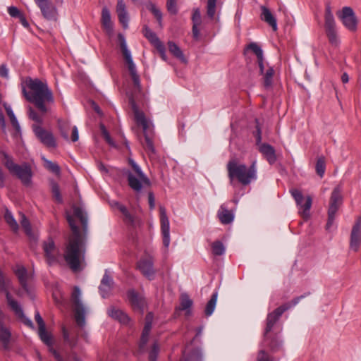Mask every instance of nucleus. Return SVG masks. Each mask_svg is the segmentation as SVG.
Returning a JSON list of instances; mask_svg holds the SVG:
<instances>
[{
  "label": "nucleus",
  "instance_id": "8",
  "mask_svg": "<svg viewBox=\"0 0 361 361\" xmlns=\"http://www.w3.org/2000/svg\"><path fill=\"white\" fill-rule=\"evenodd\" d=\"M342 188L341 185L335 187L331 192L328 209V221L326 225L327 230L333 226L336 214L343 203Z\"/></svg>",
  "mask_w": 361,
  "mask_h": 361
},
{
  "label": "nucleus",
  "instance_id": "22",
  "mask_svg": "<svg viewBox=\"0 0 361 361\" xmlns=\"http://www.w3.org/2000/svg\"><path fill=\"white\" fill-rule=\"evenodd\" d=\"M265 68L263 71H261L259 69V73L262 75V82L263 85L266 89H269L271 87L273 84V78L274 75V70L272 66H269L268 63L265 64Z\"/></svg>",
  "mask_w": 361,
  "mask_h": 361
},
{
  "label": "nucleus",
  "instance_id": "34",
  "mask_svg": "<svg viewBox=\"0 0 361 361\" xmlns=\"http://www.w3.org/2000/svg\"><path fill=\"white\" fill-rule=\"evenodd\" d=\"M180 306L178 307L179 310H185L186 315H190L191 314L190 308L193 304L192 300L190 298L188 294L182 293L180 298Z\"/></svg>",
  "mask_w": 361,
  "mask_h": 361
},
{
  "label": "nucleus",
  "instance_id": "18",
  "mask_svg": "<svg viewBox=\"0 0 361 361\" xmlns=\"http://www.w3.org/2000/svg\"><path fill=\"white\" fill-rule=\"evenodd\" d=\"M161 231L163 236V243L166 247L170 244V226L169 220L166 214V209L164 207H159Z\"/></svg>",
  "mask_w": 361,
  "mask_h": 361
},
{
  "label": "nucleus",
  "instance_id": "3",
  "mask_svg": "<svg viewBox=\"0 0 361 361\" xmlns=\"http://www.w3.org/2000/svg\"><path fill=\"white\" fill-rule=\"evenodd\" d=\"M231 184L236 179L243 185H247L257 179L256 161L250 166L238 164L235 159L230 160L226 166Z\"/></svg>",
  "mask_w": 361,
  "mask_h": 361
},
{
  "label": "nucleus",
  "instance_id": "42",
  "mask_svg": "<svg viewBox=\"0 0 361 361\" xmlns=\"http://www.w3.org/2000/svg\"><path fill=\"white\" fill-rule=\"evenodd\" d=\"M147 8L157 18L159 26L162 27V13L161 11L152 1L147 4Z\"/></svg>",
  "mask_w": 361,
  "mask_h": 361
},
{
  "label": "nucleus",
  "instance_id": "9",
  "mask_svg": "<svg viewBox=\"0 0 361 361\" xmlns=\"http://www.w3.org/2000/svg\"><path fill=\"white\" fill-rule=\"evenodd\" d=\"M303 297V295L294 298L291 302L282 305L281 306L276 308L274 312L268 314L267 318V326L264 333V336L266 338L282 314L285 311L290 309L291 307L296 305Z\"/></svg>",
  "mask_w": 361,
  "mask_h": 361
},
{
  "label": "nucleus",
  "instance_id": "64",
  "mask_svg": "<svg viewBox=\"0 0 361 361\" xmlns=\"http://www.w3.org/2000/svg\"><path fill=\"white\" fill-rule=\"evenodd\" d=\"M0 77L8 78V69L4 64L0 66Z\"/></svg>",
  "mask_w": 361,
  "mask_h": 361
},
{
  "label": "nucleus",
  "instance_id": "60",
  "mask_svg": "<svg viewBox=\"0 0 361 361\" xmlns=\"http://www.w3.org/2000/svg\"><path fill=\"white\" fill-rule=\"evenodd\" d=\"M157 51L159 52L161 57L163 60H166V49L163 43L159 44L155 47Z\"/></svg>",
  "mask_w": 361,
  "mask_h": 361
},
{
  "label": "nucleus",
  "instance_id": "52",
  "mask_svg": "<svg viewBox=\"0 0 361 361\" xmlns=\"http://www.w3.org/2000/svg\"><path fill=\"white\" fill-rule=\"evenodd\" d=\"M51 192L54 199L59 203L62 202V197L61 195L60 189L59 185L55 183H51Z\"/></svg>",
  "mask_w": 361,
  "mask_h": 361
},
{
  "label": "nucleus",
  "instance_id": "31",
  "mask_svg": "<svg viewBox=\"0 0 361 361\" xmlns=\"http://www.w3.org/2000/svg\"><path fill=\"white\" fill-rule=\"evenodd\" d=\"M113 279L106 272L103 276V278L101 281V284L99 287V291L102 298H106L108 296L109 292L111 291L113 286Z\"/></svg>",
  "mask_w": 361,
  "mask_h": 361
},
{
  "label": "nucleus",
  "instance_id": "48",
  "mask_svg": "<svg viewBox=\"0 0 361 361\" xmlns=\"http://www.w3.org/2000/svg\"><path fill=\"white\" fill-rule=\"evenodd\" d=\"M63 337L64 341L71 347L74 348L77 345L78 338H71L69 334L65 327H63Z\"/></svg>",
  "mask_w": 361,
  "mask_h": 361
},
{
  "label": "nucleus",
  "instance_id": "40",
  "mask_svg": "<svg viewBox=\"0 0 361 361\" xmlns=\"http://www.w3.org/2000/svg\"><path fill=\"white\" fill-rule=\"evenodd\" d=\"M38 334L43 343L48 346L53 345L52 336L46 331V326L38 329Z\"/></svg>",
  "mask_w": 361,
  "mask_h": 361
},
{
  "label": "nucleus",
  "instance_id": "30",
  "mask_svg": "<svg viewBox=\"0 0 361 361\" xmlns=\"http://www.w3.org/2000/svg\"><path fill=\"white\" fill-rule=\"evenodd\" d=\"M74 216L78 218L82 226V230L85 233L87 231V214L82 205L73 207Z\"/></svg>",
  "mask_w": 361,
  "mask_h": 361
},
{
  "label": "nucleus",
  "instance_id": "4",
  "mask_svg": "<svg viewBox=\"0 0 361 361\" xmlns=\"http://www.w3.org/2000/svg\"><path fill=\"white\" fill-rule=\"evenodd\" d=\"M0 154L2 157L4 165L10 173L16 176L24 185L30 186L33 175L30 166L27 163H23L21 165L14 163L12 157L4 150L0 151Z\"/></svg>",
  "mask_w": 361,
  "mask_h": 361
},
{
  "label": "nucleus",
  "instance_id": "44",
  "mask_svg": "<svg viewBox=\"0 0 361 361\" xmlns=\"http://www.w3.org/2000/svg\"><path fill=\"white\" fill-rule=\"evenodd\" d=\"M42 159L44 161V167L47 170L56 175H59L60 173L61 169L59 166L56 163L52 162L51 161L47 159L44 157H43Z\"/></svg>",
  "mask_w": 361,
  "mask_h": 361
},
{
  "label": "nucleus",
  "instance_id": "62",
  "mask_svg": "<svg viewBox=\"0 0 361 361\" xmlns=\"http://www.w3.org/2000/svg\"><path fill=\"white\" fill-rule=\"evenodd\" d=\"M270 348L273 350H278L282 345V342L281 341H278L276 338L271 340L270 342Z\"/></svg>",
  "mask_w": 361,
  "mask_h": 361
},
{
  "label": "nucleus",
  "instance_id": "50",
  "mask_svg": "<svg viewBox=\"0 0 361 361\" xmlns=\"http://www.w3.org/2000/svg\"><path fill=\"white\" fill-rule=\"evenodd\" d=\"M326 165L324 157H319L316 164V171L317 173L320 176L323 177L325 172Z\"/></svg>",
  "mask_w": 361,
  "mask_h": 361
},
{
  "label": "nucleus",
  "instance_id": "1",
  "mask_svg": "<svg viewBox=\"0 0 361 361\" xmlns=\"http://www.w3.org/2000/svg\"><path fill=\"white\" fill-rule=\"evenodd\" d=\"M73 234L70 236L64 252V259L70 268L77 271L85 258V247L81 238L79 228L75 225L71 216L67 219Z\"/></svg>",
  "mask_w": 361,
  "mask_h": 361
},
{
  "label": "nucleus",
  "instance_id": "17",
  "mask_svg": "<svg viewBox=\"0 0 361 361\" xmlns=\"http://www.w3.org/2000/svg\"><path fill=\"white\" fill-rule=\"evenodd\" d=\"M137 268L149 280L154 278V260L151 257L142 258L137 263Z\"/></svg>",
  "mask_w": 361,
  "mask_h": 361
},
{
  "label": "nucleus",
  "instance_id": "12",
  "mask_svg": "<svg viewBox=\"0 0 361 361\" xmlns=\"http://www.w3.org/2000/svg\"><path fill=\"white\" fill-rule=\"evenodd\" d=\"M298 206L300 207V213L303 219H307L310 217V209L312 206V198L310 196L306 197L305 202L303 204L304 197L302 192L298 189H292L290 191Z\"/></svg>",
  "mask_w": 361,
  "mask_h": 361
},
{
  "label": "nucleus",
  "instance_id": "39",
  "mask_svg": "<svg viewBox=\"0 0 361 361\" xmlns=\"http://www.w3.org/2000/svg\"><path fill=\"white\" fill-rule=\"evenodd\" d=\"M11 338L10 331L4 326L2 322H0V341L3 343L5 348H8Z\"/></svg>",
  "mask_w": 361,
  "mask_h": 361
},
{
  "label": "nucleus",
  "instance_id": "27",
  "mask_svg": "<svg viewBox=\"0 0 361 361\" xmlns=\"http://www.w3.org/2000/svg\"><path fill=\"white\" fill-rule=\"evenodd\" d=\"M107 313L109 317L122 324H128L130 321L128 316L124 312L114 306H111L108 309Z\"/></svg>",
  "mask_w": 361,
  "mask_h": 361
},
{
  "label": "nucleus",
  "instance_id": "55",
  "mask_svg": "<svg viewBox=\"0 0 361 361\" xmlns=\"http://www.w3.org/2000/svg\"><path fill=\"white\" fill-rule=\"evenodd\" d=\"M159 352V348L157 343H154L149 352V361H157V358Z\"/></svg>",
  "mask_w": 361,
  "mask_h": 361
},
{
  "label": "nucleus",
  "instance_id": "59",
  "mask_svg": "<svg viewBox=\"0 0 361 361\" xmlns=\"http://www.w3.org/2000/svg\"><path fill=\"white\" fill-rule=\"evenodd\" d=\"M257 122V126H256V131L255 133V136L256 137V142H257V145L259 146L261 143V141H262V131H261V129L259 126V124H258V122L257 121H256Z\"/></svg>",
  "mask_w": 361,
  "mask_h": 361
},
{
  "label": "nucleus",
  "instance_id": "49",
  "mask_svg": "<svg viewBox=\"0 0 361 361\" xmlns=\"http://www.w3.org/2000/svg\"><path fill=\"white\" fill-rule=\"evenodd\" d=\"M20 216H21L20 224H21L23 228L25 230V232L26 233V234L27 235H32V228H31V225H30L29 220L27 219L25 215L23 213H20Z\"/></svg>",
  "mask_w": 361,
  "mask_h": 361
},
{
  "label": "nucleus",
  "instance_id": "19",
  "mask_svg": "<svg viewBox=\"0 0 361 361\" xmlns=\"http://www.w3.org/2000/svg\"><path fill=\"white\" fill-rule=\"evenodd\" d=\"M361 243V216H359L353 226L350 247L354 251H357Z\"/></svg>",
  "mask_w": 361,
  "mask_h": 361
},
{
  "label": "nucleus",
  "instance_id": "45",
  "mask_svg": "<svg viewBox=\"0 0 361 361\" xmlns=\"http://www.w3.org/2000/svg\"><path fill=\"white\" fill-rule=\"evenodd\" d=\"M4 219L6 223L10 226L11 229L14 231H17L18 230V224L16 222V219H14L12 213L6 209L5 214H4Z\"/></svg>",
  "mask_w": 361,
  "mask_h": 361
},
{
  "label": "nucleus",
  "instance_id": "14",
  "mask_svg": "<svg viewBox=\"0 0 361 361\" xmlns=\"http://www.w3.org/2000/svg\"><path fill=\"white\" fill-rule=\"evenodd\" d=\"M32 130L36 137L40 142L47 147L54 148L56 147V140L51 132L43 128L40 125H32Z\"/></svg>",
  "mask_w": 361,
  "mask_h": 361
},
{
  "label": "nucleus",
  "instance_id": "38",
  "mask_svg": "<svg viewBox=\"0 0 361 361\" xmlns=\"http://www.w3.org/2000/svg\"><path fill=\"white\" fill-rule=\"evenodd\" d=\"M217 298H218V292L215 291L213 293L210 300L208 301V302L206 305L205 309H204V314L207 317H209L214 312L216 302H217Z\"/></svg>",
  "mask_w": 361,
  "mask_h": 361
},
{
  "label": "nucleus",
  "instance_id": "43",
  "mask_svg": "<svg viewBox=\"0 0 361 361\" xmlns=\"http://www.w3.org/2000/svg\"><path fill=\"white\" fill-rule=\"evenodd\" d=\"M123 214V220L126 223L129 224H133L134 223V216L132 215L126 206L123 204H118L117 208Z\"/></svg>",
  "mask_w": 361,
  "mask_h": 361
},
{
  "label": "nucleus",
  "instance_id": "32",
  "mask_svg": "<svg viewBox=\"0 0 361 361\" xmlns=\"http://www.w3.org/2000/svg\"><path fill=\"white\" fill-rule=\"evenodd\" d=\"M247 50H251L257 58V63L259 66V69L261 71L265 68V65L264 63V57H263V51L261 47L255 42H252L247 45Z\"/></svg>",
  "mask_w": 361,
  "mask_h": 361
},
{
  "label": "nucleus",
  "instance_id": "23",
  "mask_svg": "<svg viewBox=\"0 0 361 361\" xmlns=\"http://www.w3.org/2000/svg\"><path fill=\"white\" fill-rule=\"evenodd\" d=\"M128 298L133 309L142 311L145 300L142 296L139 295L134 290H130L128 292Z\"/></svg>",
  "mask_w": 361,
  "mask_h": 361
},
{
  "label": "nucleus",
  "instance_id": "51",
  "mask_svg": "<svg viewBox=\"0 0 361 361\" xmlns=\"http://www.w3.org/2000/svg\"><path fill=\"white\" fill-rule=\"evenodd\" d=\"M202 356L199 350H193L190 355L184 357L182 361H202Z\"/></svg>",
  "mask_w": 361,
  "mask_h": 361
},
{
  "label": "nucleus",
  "instance_id": "13",
  "mask_svg": "<svg viewBox=\"0 0 361 361\" xmlns=\"http://www.w3.org/2000/svg\"><path fill=\"white\" fill-rule=\"evenodd\" d=\"M42 16L47 20H56L58 11L51 0H34Z\"/></svg>",
  "mask_w": 361,
  "mask_h": 361
},
{
  "label": "nucleus",
  "instance_id": "2",
  "mask_svg": "<svg viewBox=\"0 0 361 361\" xmlns=\"http://www.w3.org/2000/svg\"><path fill=\"white\" fill-rule=\"evenodd\" d=\"M27 87L29 92H27L25 88L23 90L26 99L33 103L42 114L48 112L49 109L45 103L53 104L54 98L47 83L39 79H30L27 82Z\"/></svg>",
  "mask_w": 361,
  "mask_h": 361
},
{
  "label": "nucleus",
  "instance_id": "20",
  "mask_svg": "<svg viewBox=\"0 0 361 361\" xmlns=\"http://www.w3.org/2000/svg\"><path fill=\"white\" fill-rule=\"evenodd\" d=\"M116 11L118 20L124 29L128 27L129 16L123 0H117Z\"/></svg>",
  "mask_w": 361,
  "mask_h": 361
},
{
  "label": "nucleus",
  "instance_id": "63",
  "mask_svg": "<svg viewBox=\"0 0 361 361\" xmlns=\"http://www.w3.org/2000/svg\"><path fill=\"white\" fill-rule=\"evenodd\" d=\"M104 136V138L105 139L106 142L112 147H116V144L114 142V140L111 139L109 132L106 130L102 133Z\"/></svg>",
  "mask_w": 361,
  "mask_h": 361
},
{
  "label": "nucleus",
  "instance_id": "7",
  "mask_svg": "<svg viewBox=\"0 0 361 361\" xmlns=\"http://www.w3.org/2000/svg\"><path fill=\"white\" fill-rule=\"evenodd\" d=\"M118 39L119 42L120 48L122 52V55L125 60V62L128 66V69L130 72L131 78L134 83V85L138 89H140V76L137 73L135 64L133 62L131 52L128 48L125 36L119 33L118 35Z\"/></svg>",
  "mask_w": 361,
  "mask_h": 361
},
{
  "label": "nucleus",
  "instance_id": "10",
  "mask_svg": "<svg viewBox=\"0 0 361 361\" xmlns=\"http://www.w3.org/2000/svg\"><path fill=\"white\" fill-rule=\"evenodd\" d=\"M80 290L78 287H75L72 293V302L75 312V319L78 326L82 328L85 325V314L87 310L80 300Z\"/></svg>",
  "mask_w": 361,
  "mask_h": 361
},
{
  "label": "nucleus",
  "instance_id": "33",
  "mask_svg": "<svg viewBox=\"0 0 361 361\" xmlns=\"http://www.w3.org/2000/svg\"><path fill=\"white\" fill-rule=\"evenodd\" d=\"M218 217L223 224H228L233 221L234 215L224 204H222L218 211Z\"/></svg>",
  "mask_w": 361,
  "mask_h": 361
},
{
  "label": "nucleus",
  "instance_id": "46",
  "mask_svg": "<svg viewBox=\"0 0 361 361\" xmlns=\"http://www.w3.org/2000/svg\"><path fill=\"white\" fill-rule=\"evenodd\" d=\"M212 253L214 255L220 256L224 254L225 247L221 241H214L212 244Z\"/></svg>",
  "mask_w": 361,
  "mask_h": 361
},
{
  "label": "nucleus",
  "instance_id": "61",
  "mask_svg": "<svg viewBox=\"0 0 361 361\" xmlns=\"http://www.w3.org/2000/svg\"><path fill=\"white\" fill-rule=\"evenodd\" d=\"M35 319L36 322L38 324L39 328H42V327L45 326L44 322L39 312H35Z\"/></svg>",
  "mask_w": 361,
  "mask_h": 361
},
{
  "label": "nucleus",
  "instance_id": "37",
  "mask_svg": "<svg viewBox=\"0 0 361 361\" xmlns=\"http://www.w3.org/2000/svg\"><path fill=\"white\" fill-rule=\"evenodd\" d=\"M144 36L154 46H157L162 43L157 37L155 32L149 29L147 25H145L142 30Z\"/></svg>",
  "mask_w": 361,
  "mask_h": 361
},
{
  "label": "nucleus",
  "instance_id": "29",
  "mask_svg": "<svg viewBox=\"0 0 361 361\" xmlns=\"http://www.w3.org/2000/svg\"><path fill=\"white\" fill-rule=\"evenodd\" d=\"M192 37L195 39L197 40L200 37V30L198 27L202 23V17L201 13L199 8H195L193 10L192 16Z\"/></svg>",
  "mask_w": 361,
  "mask_h": 361
},
{
  "label": "nucleus",
  "instance_id": "15",
  "mask_svg": "<svg viewBox=\"0 0 361 361\" xmlns=\"http://www.w3.org/2000/svg\"><path fill=\"white\" fill-rule=\"evenodd\" d=\"M43 250L47 262L49 265L54 264L59 262L60 252L51 238H48L47 240L44 241Z\"/></svg>",
  "mask_w": 361,
  "mask_h": 361
},
{
  "label": "nucleus",
  "instance_id": "25",
  "mask_svg": "<svg viewBox=\"0 0 361 361\" xmlns=\"http://www.w3.org/2000/svg\"><path fill=\"white\" fill-rule=\"evenodd\" d=\"M259 151L263 154L265 159L270 164H273L276 161L275 149L272 146L267 143H262L259 145Z\"/></svg>",
  "mask_w": 361,
  "mask_h": 361
},
{
  "label": "nucleus",
  "instance_id": "54",
  "mask_svg": "<svg viewBox=\"0 0 361 361\" xmlns=\"http://www.w3.org/2000/svg\"><path fill=\"white\" fill-rule=\"evenodd\" d=\"M28 116L30 119L37 123V125L41 124L43 122L42 116H39L32 107H29Z\"/></svg>",
  "mask_w": 361,
  "mask_h": 361
},
{
  "label": "nucleus",
  "instance_id": "35",
  "mask_svg": "<svg viewBox=\"0 0 361 361\" xmlns=\"http://www.w3.org/2000/svg\"><path fill=\"white\" fill-rule=\"evenodd\" d=\"M6 300H7L8 305L12 309V310L15 312V314L18 317L23 316V310L22 309L21 306L16 300H15L12 298V296L11 295L9 292H6Z\"/></svg>",
  "mask_w": 361,
  "mask_h": 361
},
{
  "label": "nucleus",
  "instance_id": "57",
  "mask_svg": "<svg viewBox=\"0 0 361 361\" xmlns=\"http://www.w3.org/2000/svg\"><path fill=\"white\" fill-rule=\"evenodd\" d=\"M8 12L9 15L13 18H19L22 15L19 9L16 6L8 7Z\"/></svg>",
  "mask_w": 361,
  "mask_h": 361
},
{
  "label": "nucleus",
  "instance_id": "26",
  "mask_svg": "<svg viewBox=\"0 0 361 361\" xmlns=\"http://www.w3.org/2000/svg\"><path fill=\"white\" fill-rule=\"evenodd\" d=\"M152 318H153L152 314L150 312L148 313L146 316V318H145L146 321H145V326H144V329H143V331L142 333V336H141V339H140V348H143L148 341L149 332L152 329Z\"/></svg>",
  "mask_w": 361,
  "mask_h": 361
},
{
  "label": "nucleus",
  "instance_id": "11",
  "mask_svg": "<svg viewBox=\"0 0 361 361\" xmlns=\"http://www.w3.org/2000/svg\"><path fill=\"white\" fill-rule=\"evenodd\" d=\"M324 28L329 42L333 45H337L339 40L337 35L335 20L329 6H327L325 9Z\"/></svg>",
  "mask_w": 361,
  "mask_h": 361
},
{
  "label": "nucleus",
  "instance_id": "58",
  "mask_svg": "<svg viewBox=\"0 0 361 361\" xmlns=\"http://www.w3.org/2000/svg\"><path fill=\"white\" fill-rule=\"evenodd\" d=\"M257 361H272L270 356L263 350H260L257 355Z\"/></svg>",
  "mask_w": 361,
  "mask_h": 361
},
{
  "label": "nucleus",
  "instance_id": "36",
  "mask_svg": "<svg viewBox=\"0 0 361 361\" xmlns=\"http://www.w3.org/2000/svg\"><path fill=\"white\" fill-rule=\"evenodd\" d=\"M168 47L169 51L182 62L186 63V59L180 47L173 42H169Z\"/></svg>",
  "mask_w": 361,
  "mask_h": 361
},
{
  "label": "nucleus",
  "instance_id": "53",
  "mask_svg": "<svg viewBox=\"0 0 361 361\" xmlns=\"http://www.w3.org/2000/svg\"><path fill=\"white\" fill-rule=\"evenodd\" d=\"M216 0H208L207 6V13L210 18H213L216 12Z\"/></svg>",
  "mask_w": 361,
  "mask_h": 361
},
{
  "label": "nucleus",
  "instance_id": "24",
  "mask_svg": "<svg viewBox=\"0 0 361 361\" xmlns=\"http://www.w3.org/2000/svg\"><path fill=\"white\" fill-rule=\"evenodd\" d=\"M260 9L262 11L261 20L269 25L274 31H276L278 29L276 19L270 10L265 6H261Z\"/></svg>",
  "mask_w": 361,
  "mask_h": 361
},
{
  "label": "nucleus",
  "instance_id": "5",
  "mask_svg": "<svg viewBox=\"0 0 361 361\" xmlns=\"http://www.w3.org/2000/svg\"><path fill=\"white\" fill-rule=\"evenodd\" d=\"M132 109L134 113V118L137 125L142 126L145 137V143L144 147L148 153H155V149L153 143V125L149 121L142 111H139L135 102L133 99H130Z\"/></svg>",
  "mask_w": 361,
  "mask_h": 361
},
{
  "label": "nucleus",
  "instance_id": "41",
  "mask_svg": "<svg viewBox=\"0 0 361 361\" xmlns=\"http://www.w3.org/2000/svg\"><path fill=\"white\" fill-rule=\"evenodd\" d=\"M147 8L157 18L159 26L162 27V13L161 11L152 1L147 4Z\"/></svg>",
  "mask_w": 361,
  "mask_h": 361
},
{
  "label": "nucleus",
  "instance_id": "21",
  "mask_svg": "<svg viewBox=\"0 0 361 361\" xmlns=\"http://www.w3.org/2000/svg\"><path fill=\"white\" fill-rule=\"evenodd\" d=\"M14 272L22 288L24 289L25 291L29 293L30 289L27 282L30 276L28 274L25 267L21 265H16L14 269Z\"/></svg>",
  "mask_w": 361,
  "mask_h": 361
},
{
  "label": "nucleus",
  "instance_id": "47",
  "mask_svg": "<svg viewBox=\"0 0 361 361\" xmlns=\"http://www.w3.org/2000/svg\"><path fill=\"white\" fill-rule=\"evenodd\" d=\"M59 128L61 132V136L66 140H68L69 134L68 131L71 128V125L69 123L65 121H59Z\"/></svg>",
  "mask_w": 361,
  "mask_h": 361
},
{
  "label": "nucleus",
  "instance_id": "56",
  "mask_svg": "<svg viewBox=\"0 0 361 361\" xmlns=\"http://www.w3.org/2000/svg\"><path fill=\"white\" fill-rule=\"evenodd\" d=\"M166 7L170 13L175 15L178 13L176 0H167Z\"/></svg>",
  "mask_w": 361,
  "mask_h": 361
},
{
  "label": "nucleus",
  "instance_id": "28",
  "mask_svg": "<svg viewBox=\"0 0 361 361\" xmlns=\"http://www.w3.org/2000/svg\"><path fill=\"white\" fill-rule=\"evenodd\" d=\"M101 23L104 30L109 34L113 32V23L111 21V13L106 6L102 8Z\"/></svg>",
  "mask_w": 361,
  "mask_h": 361
},
{
  "label": "nucleus",
  "instance_id": "16",
  "mask_svg": "<svg viewBox=\"0 0 361 361\" xmlns=\"http://www.w3.org/2000/svg\"><path fill=\"white\" fill-rule=\"evenodd\" d=\"M338 16L347 29L350 31L356 30L357 20L353 10L350 7H343L342 11L338 13Z\"/></svg>",
  "mask_w": 361,
  "mask_h": 361
},
{
  "label": "nucleus",
  "instance_id": "6",
  "mask_svg": "<svg viewBox=\"0 0 361 361\" xmlns=\"http://www.w3.org/2000/svg\"><path fill=\"white\" fill-rule=\"evenodd\" d=\"M128 162L133 170V172L130 171L125 172L128 185L135 192H140L144 186H150L151 181L133 159H129Z\"/></svg>",
  "mask_w": 361,
  "mask_h": 361
}]
</instances>
